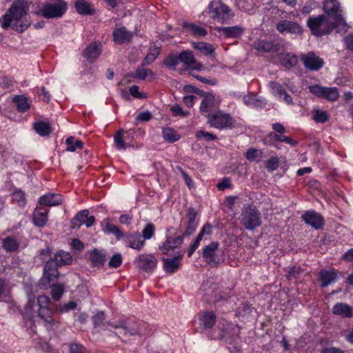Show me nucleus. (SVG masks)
I'll return each instance as SVG.
<instances>
[{"instance_id":"obj_1","label":"nucleus","mask_w":353,"mask_h":353,"mask_svg":"<svg viewBox=\"0 0 353 353\" xmlns=\"http://www.w3.org/2000/svg\"><path fill=\"white\" fill-rule=\"evenodd\" d=\"M28 4L24 0L15 1L6 14L0 19L3 29L12 27L17 31L23 32L30 25L27 14Z\"/></svg>"},{"instance_id":"obj_2","label":"nucleus","mask_w":353,"mask_h":353,"mask_svg":"<svg viewBox=\"0 0 353 353\" xmlns=\"http://www.w3.org/2000/svg\"><path fill=\"white\" fill-rule=\"evenodd\" d=\"M50 299L45 295L39 296L37 303L30 300L25 307V315L31 319L38 315L51 327L54 326L55 321L51 316L52 312L48 307Z\"/></svg>"},{"instance_id":"obj_3","label":"nucleus","mask_w":353,"mask_h":353,"mask_svg":"<svg viewBox=\"0 0 353 353\" xmlns=\"http://www.w3.org/2000/svg\"><path fill=\"white\" fill-rule=\"evenodd\" d=\"M108 324L113 328L122 329L125 336H145L149 334L150 331L148 324L130 319H120L115 322H110Z\"/></svg>"},{"instance_id":"obj_4","label":"nucleus","mask_w":353,"mask_h":353,"mask_svg":"<svg viewBox=\"0 0 353 353\" xmlns=\"http://www.w3.org/2000/svg\"><path fill=\"white\" fill-rule=\"evenodd\" d=\"M307 26L316 37L329 34L339 26L325 14L310 17L307 20Z\"/></svg>"},{"instance_id":"obj_5","label":"nucleus","mask_w":353,"mask_h":353,"mask_svg":"<svg viewBox=\"0 0 353 353\" xmlns=\"http://www.w3.org/2000/svg\"><path fill=\"white\" fill-rule=\"evenodd\" d=\"M105 230L114 234L118 240L124 238L127 246L134 250H141L145 245L144 239L137 232L124 235L117 225L109 222L105 223Z\"/></svg>"},{"instance_id":"obj_6","label":"nucleus","mask_w":353,"mask_h":353,"mask_svg":"<svg viewBox=\"0 0 353 353\" xmlns=\"http://www.w3.org/2000/svg\"><path fill=\"white\" fill-rule=\"evenodd\" d=\"M208 13L216 21L225 23L234 17V13L228 6L221 0H212L209 3Z\"/></svg>"},{"instance_id":"obj_7","label":"nucleus","mask_w":353,"mask_h":353,"mask_svg":"<svg viewBox=\"0 0 353 353\" xmlns=\"http://www.w3.org/2000/svg\"><path fill=\"white\" fill-rule=\"evenodd\" d=\"M200 290L203 292V296H210L215 303L226 301L231 296L229 289L223 290L210 280L203 281Z\"/></svg>"},{"instance_id":"obj_8","label":"nucleus","mask_w":353,"mask_h":353,"mask_svg":"<svg viewBox=\"0 0 353 353\" xmlns=\"http://www.w3.org/2000/svg\"><path fill=\"white\" fill-rule=\"evenodd\" d=\"M241 222L247 229L253 230L261 225V213L254 206L250 205L244 208L241 214Z\"/></svg>"},{"instance_id":"obj_9","label":"nucleus","mask_w":353,"mask_h":353,"mask_svg":"<svg viewBox=\"0 0 353 353\" xmlns=\"http://www.w3.org/2000/svg\"><path fill=\"white\" fill-rule=\"evenodd\" d=\"M325 14L337 26H346L343 17V10L336 0H326L323 4Z\"/></svg>"},{"instance_id":"obj_10","label":"nucleus","mask_w":353,"mask_h":353,"mask_svg":"<svg viewBox=\"0 0 353 353\" xmlns=\"http://www.w3.org/2000/svg\"><path fill=\"white\" fill-rule=\"evenodd\" d=\"M67 10V3L59 0L56 3H46L41 8L39 13L46 19L61 17Z\"/></svg>"},{"instance_id":"obj_11","label":"nucleus","mask_w":353,"mask_h":353,"mask_svg":"<svg viewBox=\"0 0 353 353\" xmlns=\"http://www.w3.org/2000/svg\"><path fill=\"white\" fill-rule=\"evenodd\" d=\"M207 119L208 124L217 129L230 128L233 124V119L230 115L220 111L209 113L207 115Z\"/></svg>"},{"instance_id":"obj_12","label":"nucleus","mask_w":353,"mask_h":353,"mask_svg":"<svg viewBox=\"0 0 353 353\" xmlns=\"http://www.w3.org/2000/svg\"><path fill=\"white\" fill-rule=\"evenodd\" d=\"M299 57L304 67L307 70L318 71L324 65L323 59L317 56L314 52L301 54Z\"/></svg>"},{"instance_id":"obj_13","label":"nucleus","mask_w":353,"mask_h":353,"mask_svg":"<svg viewBox=\"0 0 353 353\" xmlns=\"http://www.w3.org/2000/svg\"><path fill=\"white\" fill-rule=\"evenodd\" d=\"M134 263L139 269L148 272H151L157 265V259L152 254H142L136 258Z\"/></svg>"},{"instance_id":"obj_14","label":"nucleus","mask_w":353,"mask_h":353,"mask_svg":"<svg viewBox=\"0 0 353 353\" xmlns=\"http://www.w3.org/2000/svg\"><path fill=\"white\" fill-rule=\"evenodd\" d=\"M203 98L200 105V110L203 112H216L220 105L221 100L216 98L214 95L211 93H204L201 94Z\"/></svg>"},{"instance_id":"obj_15","label":"nucleus","mask_w":353,"mask_h":353,"mask_svg":"<svg viewBox=\"0 0 353 353\" xmlns=\"http://www.w3.org/2000/svg\"><path fill=\"white\" fill-rule=\"evenodd\" d=\"M218 248L219 243L213 241L203 249V258L204 261L210 265L216 266L219 263V259L216 253Z\"/></svg>"},{"instance_id":"obj_16","label":"nucleus","mask_w":353,"mask_h":353,"mask_svg":"<svg viewBox=\"0 0 353 353\" xmlns=\"http://www.w3.org/2000/svg\"><path fill=\"white\" fill-rule=\"evenodd\" d=\"M276 28L281 34H301L303 32L302 27L297 22L288 20L279 21L276 24Z\"/></svg>"},{"instance_id":"obj_17","label":"nucleus","mask_w":353,"mask_h":353,"mask_svg":"<svg viewBox=\"0 0 353 353\" xmlns=\"http://www.w3.org/2000/svg\"><path fill=\"white\" fill-rule=\"evenodd\" d=\"M184 235L168 236L165 241L159 247V250L164 254H168L170 251L179 248L183 241Z\"/></svg>"},{"instance_id":"obj_18","label":"nucleus","mask_w":353,"mask_h":353,"mask_svg":"<svg viewBox=\"0 0 353 353\" xmlns=\"http://www.w3.org/2000/svg\"><path fill=\"white\" fill-rule=\"evenodd\" d=\"M180 62L183 63L186 67L191 68L192 70H201L203 65L197 62L193 52L191 50H183L179 53Z\"/></svg>"},{"instance_id":"obj_19","label":"nucleus","mask_w":353,"mask_h":353,"mask_svg":"<svg viewBox=\"0 0 353 353\" xmlns=\"http://www.w3.org/2000/svg\"><path fill=\"white\" fill-rule=\"evenodd\" d=\"M301 217L305 223L311 225L315 229L322 228L324 223V220L322 216L315 211H307L305 212Z\"/></svg>"},{"instance_id":"obj_20","label":"nucleus","mask_w":353,"mask_h":353,"mask_svg":"<svg viewBox=\"0 0 353 353\" xmlns=\"http://www.w3.org/2000/svg\"><path fill=\"white\" fill-rule=\"evenodd\" d=\"M58 265L54 264L53 260H49L45 265L44 273L41 279L43 284L50 283L54 279L58 276Z\"/></svg>"},{"instance_id":"obj_21","label":"nucleus","mask_w":353,"mask_h":353,"mask_svg":"<svg viewBox=\"0 0 353 353\" xmlns=\"http://www.w3.org/2000/svg\"><path fill=\"white\" fill-rule=\"evenodd\" d=\"M63 201V196L59 194L48 193L41 196L38 201V204L48 207L61 205Z\"/></svg>"},{"instance_id":"obj_22","label":"nucleus","mask_w":353,"mask_h":353,"mask_svg":"<svg viewBox=\"0 0 353 353\" xmlns=\"http://www.w3.org/2000/svg\"><path fill=\"white\" fill-rule=\"evenodd\" d=\"M184 254V252H180L178 255L171 259H163V268L166 272L173 274L181 265V260Z\"/></svg>"},{"instance_id":"obj_23","label":"nucleus","mask_w":353,"mask_h":353,"mask_svg":"<svg viewBox=\"0 0 353 353\" xmlns=\"http://www.w3.org/2000/svg\"><path fill=\"white\" fill-rule=\"evenodd\" d=\"M132 37V33L128 31L125 27H116L113 31L114 41L117 44L130 42Z\"/></svg>"},{"instance_id":"obj_24","label":"nucleus","mask_w":353,"mask_h":353,"mask_svg":"<svg viewBox=\"0 0 353 353\" xmlns=\"http://www.w3.org/2000/svg\"><path fill=\"white\" fill-rule=\"evenodd\" d=\"M48 210L37 206L32 214L33 223L37 227H43L48 219Z\"/></svg>"},{"instance_id":"obj_25","label":"nucleus","mask_w":353,"mask_h":353,"mask_svg":"<svg viewBox=\"0 0 353 353\" xmlns=\"http://www.w3.org/2000/svg\"><path fill=\"white\" fill-rule=\"evenodd\" d=\"M197 216V212L194 210V208H190L188 210L187 212V218H188V223L184 233L183 234L184 236H190L193 232L196 230L197 228V223L195 221L196 217Z\"/></svg>"},{"instance_id":"obj_26","label":"nucleus","mask_w":353,"mask_h":353,"mask_svg":"<svg viewBox=\"0 0 353 353\" xmlns=\"http://www.w3.org/2000/svg\"><path fill=\"white\" fill-rule=\"evenodd\" d=\"M101 53L99 44L91 43L82 52V55L89 61H94Z\"/></svg>"},{"instance_id":"obj_27","label":"nucleus","mask_w":353,"mask_h":353,"mask_svg":"<svg viewBox=\"0 0 353 353\" xmlns=\"http://www.w3.org/2000/svg\"><path fill=\"white\" fill-rule=\"evenodd\" d=\"M217 31L226 37L237 38L243 34V29L240 26H235L218 28Z\"/></svg>"},{"instance_id":"obj_28","label":"nucleus","mask_w":353,"mask_h":353,"mask_svg":"<svg viewBox=\"0 0 353 353\" xmlns=\"http://www.w3.org/2000/svg\"><path fill=\"white\" fill-rule=\"evenodd\" d=\"M105 259V254L102 250L94 249L90 252V260L93 266H102L104 264Z\"/></svg>"},{"instance_id":"obj_29","label":"nucleus","mask_w":353,"mask_h":353,"mask_svg":"<svg viewBox=\"0 0 353 353\" xmlns=\"http://www.w3.org/2000/svg\"><path fill=\"white\" fill-rule=\"evenodd\" d=\"M253 46L257 51L265 53L276 50V46L272 41L257 40L254 42Z\"/></svg>"},{"instance_id":"obj_30","label":"nucleus","mask_w":353,"mask_h":353,"mask_svg":"<svg viewBox=\"0 0 353 353\" xmlns=\"http://www.w3.org/2000/svg\"><path fill=\"white\" fill-rule=\"evenodd\" d=\"M75 8L80 14L92 15L95 10L92 8L90 3L85 0H78L75 2Z\"/></svg>"},{"instance_id":"obj_31","label":"nucleus","mask_w":353,"mask_h":353,"mask_svg":"<svg viewBox=\"0 0 353 353\" xmlns=\"http://www.w3.org/2000/svg\"><path fill=\"white\" fill-rule=\"evenodd\" d=\"M337 278V273L335 271L323 270L319 273V279L322 287H326L334 282Z\"/></svg>"},{"instance_id":"obj_32","label":"nucleus","mask_w":353,"mask_h":353,"mask_svg":"<svg viewBox=\"0 0 353 353\" xmlns=\"http://www.w3.org/2000/svg\"><path fill=\"white\" fill-rule=\"evenodd\" d=\"M50 260H53L54 264L59 266L70 264L72 259L68 252L60 251L55 254L54 257Z\"/></svg>"},{"instance_id":"obj_33","label":"nucleus","mask_w":353,"mask_h":353,"mask_svg":"<svg viewBox=\"0 0 353 353\" xmlns=\"http://www.w3.org/2000/svg\"><path fill=\"white\" fill-rule=\"evenodd\" d=\"M332 312L334 314L341 316L343 317H351L352 316V310L350 306L343 303H338L334 305Z\"/></svg>"},{"instance_id":"obj_34","label":"nucleus","mask_w":353,"mask_h":353,"mask_svg":"<svg viewBox=\"0 0 353 353\" xmlns=\"http://www.w3.org/2000/svg\"><path fill=\"white\" fill-rule=\"evenodd\" d=\"M201 325L205 329L212 327L216 321V316L213 312H205L199 316Z\"/></svg>"},{"instance_id":"obj_35","label":"nucleus","mask_w":353,"mask_h":353,"mask_svg":"<svg viewBox=\"0 0 353 353\" xmlns=\"http://www.w3.org/2000/svg\"><path fill=\"white\" fill-rule=\"evenodd\" d=\"M281 63L285 68H292L298 63V57L292 53L285 54L281 58Z\"/></svg>"},{"instance_id":"obj_36","label":"nucleus","mask_w":353,"mask_h":353,"mask_svg":"<svg viewBox=\"0 0 353 353\" xmlns=\"http://www.w3.org/2000/svg\"><path fill=\"white\" fill-rule=\"evenodd\" d=\"M183 26L195 37L205 36L207 34V30L205 28L194 23L184 22Z\"/></svg>"},{"instance_id":"obj_37","label":"nucleus","mask_w":353,"mask_h":353,"mask_svg":"<svg viewBox=\"0 0 353 353\" xmlns=\"http://www.w3.org/2000/svg\"><path fill=\"white\" fill-rule=\"evenodd\" d=\"M0 243L6 252H14L19 248L17 241L12 237H7L6 239H0Z\"/></svg>"},{"instance_id":"obj_38","label":"nucleus","mask_w":353,"mask_h":353,"mask_svg":"<svg viewBox=\"0 0 353 353\" xmlns=\"http://www.w3.org/2000/svg\"><path fill=\"white\" fill-rule=\"evenodd\" d=\"M143 65L142 64L141 66L137 68L134 77L141 80H144L147 77H150L151 79H154L155 73L150 69L143 68Z\"/></svg>"},{"instance_id":"obj_39","label":"nucleus","mask_w":353,"mask_h":353,"mask_svg":"<svg viewBox=\"0 0 353 353\" xmlns=\"http://www.w3.org/2000/svg\"><path fill=\"white\" fill-rule=\"evenodd\" d=\"M192 46L194 49L201 51L205 55L211 54L214 51V48L212 44L205 42H193Z\"/></svg>"},{"instance_id":"obj_40","label":"nucleus","mask_w":353,"mask_h":353,"mask_svg":"<svg viewBox=\"0 0 353 353\" xmlns=\"http://www.w3.org/2000/svg\"><path fill=\"white\" fill-rule=\"evenodd\" d=\"M12 201L19 207L26 204V193L21 190H16L12 193Z\"/></svg>"},{"instance_id":"obj_41","label":"nucleus","mask_w":353,"mask_h":353,"mask_svg":"<svg viewBox=\"0 0 353 353\" xmlns=\"http://www.w3.org/2000/svg\"><path fill=\"white\" fill-rule=\"evenodd\" d=\"M34 128L35 131L41 136H47L50 134L52 131L50 124L44 121L35 123Z\"/></svg>"},{"instance_id":"obj_42","label":"nucleus","mask_w":353,"mask_h":353,"mask_svg":"<svg viewBox=\"0 0 353 353\" xmlns=\"http://www.w3.org/2000/svg\"><path fill=\"white\" fill-rule=\"evenodd\" d=\"M89 214L88 210H83L79 212L76 216L72 220V224L74 227L79 228L82 225L85 224L87 216Z\"/></svg>"},{"instance_id":"obj_43","label":"nucleus","mask_w":353,"mask_h":353,"mask_svg":"<svg viewBox=\"0 0 353 353\" xmlns=\"http://www.w3.org/2000/svg\"><path fill=\"white\" fill-rule=\"evenodd\" d=\"M245 157L249 161L259 162L263 157V152L260 150L252 148L248 150Z\"/></svg>"},{"instance_id":"obj_44","label":"nucleus","mask_w":353,"mask_h":353,"mask_svg":"<svg viewBox=\"0 0 353 353\" xmlns=\"http://www.w3.org/2000/svg\"><path fill=\"white\" fill-rule=\"evenodd\" d=\"M65 143L67 144V150L70 152H74L77 149L83 148V143L81 140L75 139L73 137L67 138Z\"/></svg>"},{"instance_id":"obj_45","label":"nucleus","mask_w":353,"mask_h":353,"mask_svg":"<svg viewBox=\"0 0 353 353\" xmlns=\"http://www.w3.org/2000/svg\"><path fill=\"white\" fill-rule=\"evenodd\" d=\"M13 101L20 112H25L29 109L30 105L28 102V99L23 95L14 97L13 98Z\"/></svg>"},{"instance_id":"obj_46","label":"nucleus","mask_w":353,"mask_h":353,"mask_svg":"<svg viewBox=\"0 0 353 353\" xmlns=\"http://www.w3.org/2000/svg\"><path fill=\"white\" fill-rule=\"evenodd\" d=\"M105 319V315L103 312H97L93 317V324L94 327H100L101 326L103 330H105L107 325H109L108 322L103 323L104 320ZM110 321H109L110 323Z\"/></svg>"},{"instance_id":"obj_47","label":"nucleus","mask_w":353,"mask_h":353,"mask_svg":"<svg viewBox=\"0 0 353 353\" xmlns=\"http://www.w3.org/2000/svg\"><path fill=\"white\" fill-rule=\"evenodd\" d=\"M179 54L177 56L174 54H170L165 59L163 63L170 69L176 70V66L179 64Z\"/></svg>"},{"instance_id":"obj_48","label":"nucleus","mask_w":353,"mask_h":353,"mask_svg":"<svg viewBox=\"0 0 353 353\" xmlns=\"http://www.w3.org/2000/svg\"><path fill=\"white\" fill-rule=\"evenodd\" d=\"M123 132L124 130L123 129H120L114 136V143L119 150H125L128 146H130L129 144L125 143L123 141Z\"/></svg>"},{"instance_id":"obj_49","label":"nucleus","mask_w":353,"mask_h":353,"mask_svg":"<svg viewBox=\"0 0 353 353\" xmlns=\"http://www.w3.org/2000/svg\"><path fill=\"white\" fill-rule=\"evenodd\" d=\"M163 136L165 140L171 143L178 141L180 138L179 134H177L174 130L171 128L163 129Z\"/></svg>"},{"instance_id":"obj_50","label":"nucleus","mask_w":353,"mask_h":353,"mask_svg":"<svg viewBox=\"0 0 353 353\" xmlns=\"http://www.w3.org/2000/svg\"><path fill=\"white\" fill-rule=\"evenodd\" d=\"M339 93L336 88H325L323 97L329 101H336L339 99Z\"/></svg>"},{"instance_id":"obj_51","label":"nucleus","mask_w":353,"mask_h":353,"mask_svg":"<svg viewBox=\"0 0 353 353\" xmlns=\"http://www.w3.org/2000/svg\"><path fill=\"white\" fill-rule=\"evenodd\" d=\"M159 54L160 50L159 48L151 49L143 59V65H150L152 63L156 60Z\"/></svg>"},{"instance_id":"obj_52","label":"nucleus","mask_w":353,"mask_h":353,"mask_svg":"<svg viewBox=\"0 0 353 353\" xmlns=\"http://www.w3.org/2000/svg\"><path fill=\"white\" fill-rule=\"evenodd\" d=\"M283 135H278L275 132H270L266 137L263 139V142L265 145H273L274 142H283Z\"/></svg>"},{"instance_id":"obj_53","label":"nucleus","mask_w":353,"mask_h":353,"mask_svg":"<svg viewBox=\"0 0 353 353\" xmlns=\"http://www.w3.org/2000/svg\"><path fill=\"white\" fill-rule=\"evenodd\" d=\"M270 87L272 90V93L276 96L279 99H281L283 94L284 93L285 89L281 84L277 82L271 81L270 82Z\"/></svg>"},{"instance_id":"obj_54","label":"nucleus","mask_w":353,"mask_h":353,"mask_svg":"<svg viewBox=\"0 0 353 353\" xmlns=\"http://www.w3.org/2000/svg\"><path fill=\"white\" fill-rule=\"evenodd\" d=\"M64 291V285H53L52 286V297L54 301H59Z\"/></svg>"},{"instance_id":"obj_55","label":"nucleus","mask_w":353,"mask_h":353,"mask_svg":"<svg viewBox=\"0 0 353 353\" xmlns=\"http://www.w3.org/2000/svg\"><path fill=\"white\" fill-rule=\"evenodd\" d=\"M279 165V160L276 157H272L265 162V168L268 172L275 170Z\"/></svg>"},{"instance_id":"obj_56","label":"nucleus","mask_w":353,"mask_h":353,"mask_svg":"<svg viewBox=\"0 0 353 353\" xmlns=\"http://www.w3.org/2000/svg\"><path fill=\"white\" fill-rule=\"evenodd\" d=\"M195 136L198 139H204L207 141L216 139V136L215 134L203 130L197 131Z\"/></svg>"},{"instance_id":"obj_57","label":"nucleus","mask_w":353,"mask_h":353,"mask_svg":"<svg viewBox=\"0 0 353 353\" xmlns=\"http://www.w3.org/2000/svg\"><path fill=\"white\" fill-rule=\"evenodd\" d=\"M143 233V239H151L154 234V226L151 223H148L145 225L144 229L142 231Z\"/></svg>"},{"instance_id":"obj_58","label":"nucleus","mask_w":353,"mask_h":353,"mask_svg":"<svg viewBox=\"0 0 353 353\" xmlns=\"http://www.w3.org/2000/svg\"><path fill=\"white\" fill-rule=\"evenodd\" d=\"M122 263V256L119 253L114 254L110 259L108 265L110 268H117L121 265Z\"/></svg>"},{"instance_id":"obj_59","label":"nucleus","mask_w":353,"mask_h":353,"mask_svg":"<svg viewBox=\"0 0 353 353\" xmlns=\"http://www.w3.org/2000/svg\"><path fill=\"white\" fill-rule=\"evenodd\" d=\"M313 119L317 123H325L328 120V115L325 111L316 110L313 115Z\"/></svg>"},{"instance_id":"obj_60","label":"nucleus","mask_w":353,"mask_h":353,"mask_svg":"<svg viewBox=\"0 0 353 353\" xmlns=\"http://www.w3.org/2000/svg\"><path fill=\"white\" fill-rule=\"evenodd\" d=\"M253 310V307L248 303H243L241 306L238 309V314L240 316H245L251 314Z\"/></svg>"},{"instance_id":"obj_61","label":"nucleus","mask_w":353,"mask_h":353,"mask_svg":"<svg viewBox=\"0 0 353 353\" xmlns=\"http://www.w3.org/2000/svg\"><path fill=\"white\" fill-rule=\"evenodd\" d=\"M171 112L174 116H181L183 117H187L190 114L189 111L183 110L182 108L179 105L175 104L170 108Z\"/></svg>"},{"instance_id":"obj_62","label":"nucleus","mask_w":353,"mask_h":353,"mask_svg":"<svg viewBox=\"0 0 353 353\" xmlns=\"http://www.w3.org/2000/svg\"><path fill=\"white\" fill-rule=\"evenodd\" d=\"M310 92L318 97H323L325 88L321 87L318 85H312L309 87Z\"/></svg>"},{"instance_id":"obj_63","label":"nucleus","mask_w":353,"mask_h":353,"mask_svg":"<svg viewBox=\"0 0 353 353\" xmlns=\"http://www.w3.org/2000/svg\"><path fill=\"white\" fill-rule=\"evenodd\" d=\"M301 272L302 270L300 267L293 266L289 268L288 270V277L289 279L296 278Z\"/></svg>"},{"instance_id":"obj_64","label":"nucleus","mask_w":353,"mask_h":353,"mask_svg":"<svg viewBox=\"0 0 353 353\" xmlns=\"http://www.w3.org/2000/svg\"><path fill=\"white\" fill-rule=\"evenodd\" d=\"M84 347L78 343H72L70 345V353H83Z\"/></svg>"}]
</instances>
